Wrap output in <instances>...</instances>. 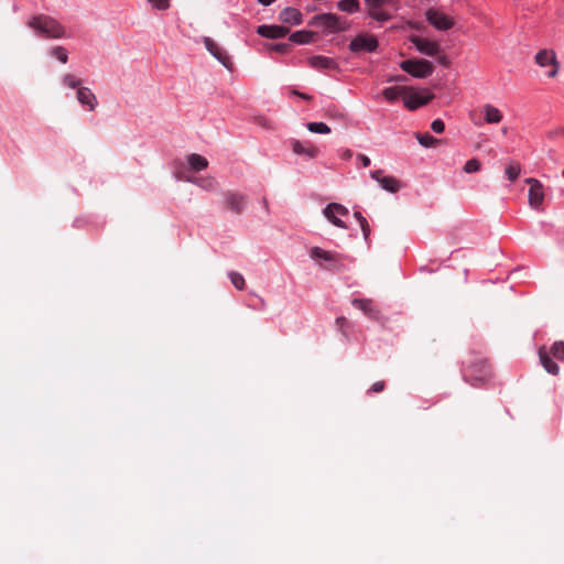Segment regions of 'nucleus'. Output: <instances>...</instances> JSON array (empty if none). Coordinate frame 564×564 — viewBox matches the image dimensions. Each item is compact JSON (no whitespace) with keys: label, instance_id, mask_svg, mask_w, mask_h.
Instances as JSON below:
<instances>
[{"label":"nucleus","instance_id":"1","mask_svg":"<svg viewBox=\"0 0 564 564\" xmlns=\"http://www.w3.org/2000/svg\"><path fill=\"white\" fill-rule=\"evenodd\" d=\"M28 26L46 37L59 39L66 35L64 26L54 18L45 14L30 19Z\"/></svg>","mask_w":564,"mask_h":564},{"label":"nucleus","instance_id":"2","mask_svg":"<svg viewBox=\"0 0 564 564\" xmlns=\"http://www.w3.org/2000/svg\"><path fill=\"white\" fill-rule=\"evenodd\" d=\"M539 358L541 365L549 373L557 376L560 373V367L553 358L564 361V340L554 341L550 349H546L545 346L540 347Z\"/></svg>","mask_w":564,"mask_h":564},{"label":"nucleus","instance_id":"3","mask_svg":"<svg viewBox=\"0 0 564 564\" xmlns=\"http://www.w3.org/2000/svg\"><path fill=\"white\" fill-rule=\"evenodd\" d=\"M491 376L489 364L485 359L470 361L464 371L465 380L474 387L486 382Z\"/></svg>","mask_w":564,"mask_h":564},{"label":"nucleus","instance_id":"4","mask_svg":"<svg viewBox=\"0 0 564 564\" xmlns=\"http://www.w3.org/2000/svg\"><path fill=\"white\" fill-rule=\"evenodd\" d=\"M310 256L314 260H324L327 263L323 265L325 270H343L345 267L344 261L349 259L347 256L326 251L319 247H313L310 250Z\"/></svg>","mask_w":564,"mask_h":564},{"label":"nucleus","instance_id":"5","mask_svg":"<svg viewBox=\"0 0 564 564\" xmlns=\"http://www.w3.org/2000/svg\"><path fill=\"white\" fill-rule=\"evenodd\" d=\"M400 67L416 78H426L434 72L433 64L426 59H405L401 62Z\"/></svg>","mask_w":564,"mask_h":564},{"label":"nucleus","instance_id":"6","mask_svg":"<svg viewBox=\"0 0 564 564\" xmlns=\"http://www.w3.org/2000/svg\"><path fill=\"white\" fill-rule=\"evenodd\" d=\"M310 24L323 26L332 32L345 31L347 29L346 22L341 21V19L334 13H322L315 15Z\"/></svg>","mask_w":564,"mask_h":564},{"label":"nucleus","instance_id":"7","mask_svg":"<svg viewBox=\"0 0 564 564\" xmlns=\"http://www.w3.org/2000/svg\"><path fill=\"white\" fill-rule=\"evenodd\" d=\"M247 203H248V197L242 193L227 192L224 194L225 209H227L236 215H241L243 213Z\"/></svg>","mask_w":564,"mask_h":564},{"label":"nucleus","instance_id":"8","mask_svg":"<svg viewBox=\"0 0 564 564\" xmlns=\"http://www.w3.org/2000/svg\"><path fill=\"white\" fill-rule=\"evenodd\" d=\"M378 47V41L373 35L359 34L349 44V50L354 53L375 52Z\"/></svg>","mask_w":564,"mask_h":564},{"label":"nucleus","instance_id":"9","mask_svg":"<svg viewBox=\"0 0 564 564\" xmlns=\"http://www.w3.org/2000/svg\"><path fill=\"white\" fill-rule=\"evenodd\" d=\"M434 98V95L427 90H424V94L413 91L412 88L409 87V93L403 95L404 106L409 110H415L421 106L429 104Z\"/></svg>","mask_w":564,"mask_h":564},{"label":"nucleus","instance_id":"10","mask_svg":"<svg viewBox=\"0 0 564 564\" xmlns=\"http://www.w3.org/2000/svg\"><path fill=\"white\" fill-rule=\"evenodd\" d=\"M525 183L530 185L529 205L534 209H539L544 200L543 185L536 178H527Z\"/></svg>","mask_w":564,"mask_h":564},{"label":"nucleus","instance_id":"11","mask_svg":"<svg viewBox=\"0 0 564 564\" xmlns=\"http://www.w3.org/2000/svg\"><path fill=\"white\" fill-rule=\"evenodd\" d=\"M323 214L334 226L346 228L344 221L338 218V216H346L348 214V209L345 206L330 203L324 208Z\"/></svg>","mask_w":564,"mask_h":564},{"label":"nucleus","instance_id":"12","mask_svg":"<svg viewBox=\"0 0 564 564\" xmlns=\"http://www.w3.org/2000/svg\"><path fill=\"white\" fill-rule=\"evenodd\" d=\"M371 177L376 180L380 186L389 192V193H398L401 188V182L394 176H386L383 175L382 170L372 171L370 173Z\"/></svg>","mask_w":564,"mask_h":564},{"label":"nucleus","instance_id":"13","mask_svg":"<svg viewBox=\"0 0 564 564\" xmlns=\"http://www.w3.org/2000/svg\"><path fill=\"white\" fill-rule=\"evenodd\" d=\"M426 20L434 28H436L437 30H441V31H446L454 25V21L448 15H446L437 10H434V9L427 10Z\"/></svg>","mask_w":564,"mask_h":564},{"label":"nucleus","instance_id":"14","mask_svg":"<svg viewBox=\"0 0 564 564\" xmlns=\"http://www.w3.org/2000/svg\"><path fill=\"white\" fill-rule=\"evenodd\" d=\"M411 42L415 45L416 50L427 56H436L441 52L440 44L420 36H412Z\"/></svg>","mask_w":564,"mask_h":564},{"label":"nucleus","instance_id":"15","mask_svg":"<svg viewBox=\"0 0 564 564\" xmlns=\"http://www.w3.org/2000/svg\"><path fill=\"white\" fill-rule=\"evenodd\" d=\"M204 44L206 50L226 68L231 67L230 57L227 55L226 51L223 50L214 40L210 37H204Z\"/></svg>","mask_w":564,"mask_h":564},{"label":"nucleus","instance_id":"16","mask_svg":"<svg viewBox=\"0 0 564 564\" xmlns=\"http://www.w3.org/2000/svg\"><path fill=\"white\" fill-rule=\"evenodd\" d=\"M290 30L282 25H260L257 30V33L263 37L268 39H281L284 37Z\"/></svg>","mask_w":564,"mask_h":564},{"label":"nucleus","instance_id":"17","mask_svg":"<svg viewBox=\"0 0 564 564\" xmlns=\"http://www.w3.org/2000/svg\"><path fill=\"white\" fill-rule=\"evenodd\" d=\"M352 305L362 311L365 315H367L368 317L372 318V319H379V316H380V313L378 311V308L376 307L375 303L372 300H369V299H355L352 301Z\"/></svg>","mask_w":564,"mask_h":564},{"label":"nucleus","instance_id":"18","mask_svg":"<svg viewBox=\"0 0 564 564\" xmlns=\"http://www.w3.org/2000/svg\"><path fill=\"white\" fill-rule=\"evenodd\" d=\"M279 19L281 22L300 25L302 23L303 14L295 8H285L280 12Z\"/></svg>","mask_w":564,"mask_h":564},{"label":"nucleus","instance_id":"19","mask_svg":"<svg viewBox=\"0 0 564 564\" xmlns=\"http://www.w3.org/2000/svg\"><path fill=\"white\" fill-rule=\"evenodd\" d=\"M77 100L83 105L87 106L89 110H95L97 107V98L93 91L87 87H80L77 90Z\"/></svg>","mask_w":564,"mask_h":564},{"label":"nucleus","instance_id":"20","mask_svg":"<svg viewBox=\"0 0 564 564\" xmlns=\"http://www.w3.org/2000/svg\"><path fill=\"white\" fill-rule=\"evenodd\" d=\"M292 149L294 153L299 155H306L308 158H315L318 154V149L310 142H301L299 140H294L292 142Z\"/></svg>","mask_w":564,"mask_h":564},{"label":"nucleus","instance_id":"21","mask_svg":"<svg viewBox=\"0 0 564 564\" xmlns=\"http://www.w3.org/2000/svg\"><path fill=\"white\" fill-rule=\"evenodd\" d=\"M308 63L313 68H316V69H337L338 68V64L333 58H329L326 56H319V55L312 56L308 59Z\"/></svg>","mask_w":564,"mask_h":564},{"label":"nucleus","instance_id":"22","mask_svg":"<svg viewBox=\"0 0 564 564\" xmlns=\"http://www.w3.org/2000/svg\"><path fill=\"white\" fill-rule=\"evenodd\" d=\"M557 59L555 52L551 50H541L535 55V63L541 67H545L547 65H555Z\"/></svg>","mask_w":564,"mask_h":564},{"label":"nucleus","instance_id":"23","mask_svg":"<svg viewBox=\"0 0 564 564\" xmlns=\"http://www.w3.org/2000/svg\"><path fill=\"white\" fill-rule=\"evenodd\" d=\"M405 93H409V87H406V86L388 87L382 90V95H383L384 99L389 102H394L400 97L403 98V95Z\"/></svg>","mask_w":564,"mask_h":564},{"label":"nucleus","instance_id":"24","mask_svg":"<svg viewBox=\"0 0 564 564\" xmlns=\"http://www.w3.org/2000/svg\"><path fill=\"white\" fill-rule=\"evenodd\" d=\"M187 164L192 171L198 172L208 167V161L200 154L192 153L186 158Z\"/></svg>","mask_w":564,"mask_h":564},{"label":"nucleus","instance_id":"25","mask_svg":"<svg viewBox=\"0 0 564 564\" xmlns=\"http://www.w3.org/2000/svg\"><path fill=\"white\" fill-rule=\"evenodd\" d=\"M484 113L487 123H499L502 120L501 111L490 104L484 106Z\"/></svg>","mask_w":564,"mask_h":564},{"label":"nucleus","instance_id":"26","mask_svg":"<svg viewBox=\"0 0 564 564\" xmlns=\"http://www.w3.org/2000/svg\"><path fill=\"white\" fill-rule=\"evenodd\" d=\"M315 35H316L315 32L302 30V31H296V32L292 33L290 36V40L297 44H307L313 41Z\"/></svg>","mask_w":564,"mask_h":564},{"label":"nucleus","instance_id":"27","mask_svg":"<svg viewBox=\"0 0 564 564\" xmlns=\"http://www.w3.org/2000/svg\"><path fill=\"white\" fill-rule=\"evenodd\" d=\"M187 182L198 185L199 187L206 191H213L216 186V181L214 177H186Z\"/></svg>","mask_w":564,"mask_h":564},{"label":"nucleus","instance_id":"28","mask_svg":"<svg viewBox=\"0 0 564 564\" xmlns=\"http://www.w3.org/2000/svg\"><path fill=\"white\" fill-rule=\"evenodd\" d=\"M415 137L419 143L425 148H435L441 143L440 139L434 138L430 133H416Z\"/></svg>","mask_w":564,"mask_h":564},{"label":"nucleus","instance_id":"29","mask_svg":"<svg viewBox=\"0 0 564 564\" xmlns=\"http://www.w3.org/2000/svg\"><path fill=\"white\" fill-rule=\"evenodd\" d=\"M521 172V165L518 162H510L506 167V175L509 181L514 182Z\"/></svg>","mask_w":564,"mask_h":564},{"label":"nucleus","instance_id":"30","mask_svg":"<svg viewBox=\"0 0 564 564\" xmlns=\"http://www.w3.org/2000/svg\"><path fill=\"white\" fill-rule=\"evenodd\" d=\"M338 8L348 13H354L359 10V1L358 0H340L338 2Z\"/></svg>","mask_w":564,"mask_h":564},{"label":"nucleus","instance_id":"31","mask_svg":"<svg viewBox=\"0 0 564 564\" xmlns=\"http://www.w3.org/2000/svg\"><path fill=\"white\" fill-rule=\"evenodd\" d=\"M307 129L313 133L327 134L330 132V128L324 122H310Z\"/></svg>","mask_w":564,"mask_h":564},{"label":"nucleus","instance_id":"32","mask_svg":"<svg viewBox=\"0 0 564 564\" xmlns=\"http://www.w3.org/2000/svg\"><path fill=\"white\" fill-rule=\"evenodd\" d=\"M63 84L72 89H75V88H80V84H82V80L76 78L74 75L72 74H66L64 75L63 77Z\"/></svg>","mask_w":564,"mask_h":564},{"label":"nucleus","instance_id":"33","mask_svg":"<svg viewBox=\"0 0 564 564\" xmlns=\"http://www.w3.org/2000/svg\"><path fill=\"white\" fill-rule=\"evenodd\" d=\"M229 278H230L231 283L234 284V286L236 289H238V290H243L245 289L246 282H245L243 276L240 273H238V272H230L229 273Z\"/></svg>","mask_w":564,"mask_h":564},{"label":"nucleus","instance_id":"34","mask_svg":"<svg viewBox=\"0 0 564 564\" xmlns=\"http://www.w3.org/2000/svg\"><path fill=\"white\" fill-rule=\"evenodd\" d=\"M369 15L379 22H386L391 19V15L388 12L379 11L378 9H371V8L369 11Z\"/></svg>","mask_w":564,"mask_h":564},{"label":"nucleus","instance_id":"35","mask_svg":"<svg viewBox=\"0 0 564 564\" xmlns=\"http://www.w3.org/2000/svg\"><path fill=\"white\" fill-rule=\"evenodd\" d=\"M481 167V163L477 159L468 160L464 165V171L466 173H475L478 172Z\"/></svg>","mask_w":564,"mask_h":564},{"label":"nucleus","instance_id":"36","mask_svg":"<svg viewBox=\"0 0 564 564\" xmlns=\"http://www.w3.org/2000/svg\"><path fill=\"white\" fill-rule=\"evenodd\" d=\"M52 54L62 63H66L68 59L67 51L63 46L54 47Z\"/></svg>","mask_w":564,"mask_h":564},{"label":"nucleus","instance_id":"37","mask_svg":"<svg viewBox=\"0 0 564 564\" xmlns=\"http://www.w3.org/2000/svg\"><path fill=\"white\" fill-rule=\"evenodd\" d=\"M291 45L289 43H278V44H269L268 50L275 51L280 54H285L290 51Z\"/></svg>","mask_w":564,"mask_h":564},{"label":"nucleus","instance_id":"38","mask_svg":"<svg viewBox=\"0 0 564 564\" xmlns=\"http://www.w3.org/2000/svg\"><path fill=\"white\" fill-rule=\"evenodd\" d=\"M394 0H365L371 9H378L383 4L392 3Z\"/></svg>","mask_w":564,"mask_h":564},{"label":"nucleus","instance_id":"39","mask_svg":"<svg viewBox=\"0 0 564 564\" xmlns=\"http://www.w3.org/2000/svg\"><path fill=\"white\" fill-rule=\"evenodd\" d=\"M158 10H166L170 7V0H148Z\"/></svg>","mask_w":564,"mask_h":564},{"label":"nucleus","instance_id":"40","mask_svg":"<svg viewBox=\"0 0 564 564\" xmlns=\"http://www.w3.org/2000/svg\"><path fill=\"white\" fill-rule=\"evenodd\" d=\"M431 129L435 132V133H442L445 129V124L444 122L441 120V119H435L432 123H431Z\"/></svg>","mask_w":564,"mask_h":564},{"label":"nucleus","instance_id":"41","mask_svg":"<svg viewBox=\"0 0 564 564\" xmlns=\"http://www.w3.org/2000/svg\"><path fill=\"white\" fill-rule=\"evenodd\" d=\"M386 383L384 381L375 382L369 389L370 392L379 393L384 390Z\"/></svg>","mask_w":564,"mask_h":564},{"label":"nucleus","instance_id":"42","mask_svg":"<svg viewBox=\"0 0 564 564\" xmlns=\"http://www.w3.org/2000/svg\"><path fill=\"white\" fill-rule=\"evenodd\" d=\"M360 228L362 230L365 239H368V237L370 235V227H369V224H368L366 218H362L361 224H360Z\"/></svg>","mask_w":564,"mask_h":564},{"label":"nucleus","instance_id":"43","mask_svg":"<svg viewBox=\"0 0 564 564\" xmlns=\"http://www.w3.org/2000/svg\"><path fill=\"white\" fill-rule=\"evenodd\" d=\"M358 159L361 161L365 167H368L371 163L370 159L365 154H358Z\"/></svg>","mask_w":564,"mask_h":564},{"label":"nucleus","instance_id":"44","mask_svg":"<svg viewBox=\"0 0 564 564\" xmlns=\"http://www.w3.org/2000/svg\"><path fill=\"white\" fill-rule=\"evenodd\" d=\"M437 61H438L440 64H442L445 67L449 66V59L447 58L446 55H440L437 57Z\"/></svg>","mask_w":564,"mask_h":564},{"label":"nucleus","instance_id":"45","mask_svg":"<svg viewBox=\"0 0 564 564\" xmlns=\"http://www.w3.org/2000/svg\"><path fill=\"white\" fill-rule=\"evenodd\" d=\"M292 94L295 95V96L301 97L304 100H312V96H310L307 94H303V93H300L297 90H292Z\"/></svg>","mask_w":564,"mask_h":564},{"label":"nucleus","instance_id":"46","mask_svg":"<svg viewBox=\"0 0 564 564\" xmlns=\"http://www.w3.org/2000/svg\"><path fill=\"white\" fill-rule=\"evenodd\" d=\"M553 66V69H551V72H549L547 76L549 77H555L557 75V72H558V63L556 62L555 65H552Z\"/></svg>","mask_w":564,"mask_h":564},{"label":"nucleus","instance_id":"47","mask_svg":"<svg viewBox=\"0 0 564 564\" xmlns=\"http://www.w3.org/2000/svg\"><path fill=\"white\" fill-rule=\"evenodd\" d=\"M354 216L358 220L359 225L361 224L362 218H365L360 212H355Z\"/></svg>","mask_w":564,"mask_h":564},{"label":"nucleus","instance_id":"48","mask_svg":"<svg viewBox=\"0 0 564 564\" xmlns=\"http://www.w3.org/2000/svg\"><path fill=\"white\" fill-rule=\"evenodd\" d=\"M261 4L263 6H270L271 3H273L275 0H258Z\"/></svg>","mask_w":564,"mask_h":564},{"label":"nucleus","instance_id":"49","mask_svg":"<svg viewBox=\"0 0 564 564\" xmlns=\"http://www.w3.org/2000/svg\"><path fill=\"white\" fill-rule=\"evenodd\" d=\"M336 323L341 327L346 323V318L345 317H338L336 319Z\"/></svg>","mask_w":564,"mask_h":564},{"label":"nucleus","instance_id":"50","mask_svg":"<svg viewBox=\"0 0 564 564\" xmlns=\"http://www.w3.org/2000/svg\"><path fill=\"white\" fill-rule=\"evenodd\" d=\"M405 77L404 76H399L397 79L398 80H403Z\"/></svg>","mask_w":564,"mask_h":564},{"label":"nucleus","instance_id":"51","mask_svg":"<svg viewBox=\"0 0 564 564\" xmlns=\"http://www.w3.org/2000/svg\"><path fill=\"white\" fill-rule=\"evenodd\" d=\"M350 155H351L350 151H347V153H345V156H350Z\"/></svg>","mask_w":564,"mask_h":564},{"label":"nucleus","instance_id":"52","mask_svg":"<svg viewBox=\"0 0 564 564\" xmlns=\"http://www.w3.org/2000/svg\"><path fill=\"white\" fill-rule=\"evenodd\" d=\"M350 155H351L350 151H347V153H345V156H350Z\"/></svg>","mask_w":564,"mask_h":564}]
</instances>
